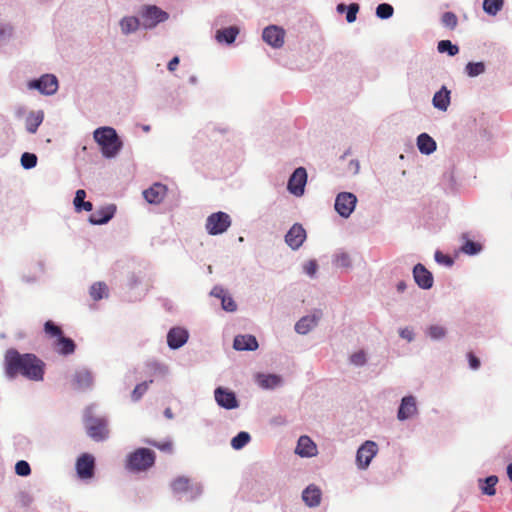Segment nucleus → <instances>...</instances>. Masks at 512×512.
<instances>
[{
  "instance_id": "58836bf2",
  "label": "nucleus",
  "mask_w": 512,
  "mask_h": 512,
  "mask_svg": "<svg viewBox=\"0 0 512 512\" xmlns=\"http://www.w3.org/2000/svg\"><path fill=\"white\" fill-rule=\"evenodd\" d=\"M250 441V435L247 432H240L231 441V446L238 450L243 448Z\"/></svg>"
},
{
  "instance_id": "39448f33",
  "label": "nucleus",
  "mask_w": 512,
  "mask_h": 512,
  "mask_svg": "<svg viewBox=\"0 0 512 512\" xmlns=\"http://www.w3.org/2000/svg\"><path fill=\"white\" fill-rule=\"evenodd\" d=\"M169 15L155 5H147L141 11L142 26L145 29H152L157 24L168 19Z\"/></svg>"
},
{
  "instance_id": "79ce46f5",
  "label": "nucleus",
  "mask_w": 512,
  "mask_h": 512,
  "mask_svg": "<svg viewBox=\"0 0 512 512\" xmlns=\"http://www.w3.org/2000/svg\"><path fill=\"white\" fill-rule=\"evenodd\" d=\"M394 13V8L387 3L379 4L376 8V15L380 19H388Z\"/></svg>"
},
{
  "instance_id": "4be33fe9",
  "label": "nucleus",
  "mask_w": 512,
  "mask_h": 512,
  "mask_svg": "<svg viewBox=\"0 0 512 512\" xmlns=\"http://www.w3.org/2000/svg\"><path fill=\"white\" fill-rule=\"evenodd\" d=\"M233 347L240 351H253L258 348V342L252 335H238L234 339Z\"/></svg>"
},
{
  "instance_id": "ea45409f",
  "label": "nucleus",
  "mask_w": 512,
  "mask_h": 512,
  "mask_svg": "<svg viewBox=\"0 0 512 512\" xmlns=\"http://www.w3.org/2000/svg\"><path fill=\"white\" fill-rule=\"evenodd\" d=\"M259 383L263 388H275L281 383V379L276 375H265L260 378Z\"/></svg>"
},
{
  "instance_id": "f03ea898",
  "label": "nucleus",
  "mask_w": 512,
  "mask_h": 512,
  "mask_svg": "<svg viewBox=\"0 0 512 512\" xmlns=\"http://www.w3.org/2000/svg\"><path fill=\"white\" fill-rule=\"evenodd\" d=\"M95 141L101 148L103 156L112 158L117 155L122 147L116 131L112 127H100L93 133Z\"/></svg>"
},
{
  "instance_id": "5fc2aeb1",
  "label": "nucleus",
  "mask_w": 512,
  "mask_h": 512,
  "mask_svg": "<svg viewBox=\"0 0 512 512\" xmlns=\"http://www.w3.org/2000/svg\"><path fill=\"white\" fill-rule=\"evenodd\" d=\"M429 335L433 339H440L445 335V329L441 326H431L429 328Z\"/></svg>"
},
{
  "instance_id": "2eb2a0df",
  "label": "nucleus",
  "mask_w": 512,
  "mask_h": 512,
  "mask_svg": "<svg viewBox=\"0 0 512 512\" xmlns=\"http://www.w3.org/2000/svg\"><path fill=\"white\" fill-rule=\"evenodd\" d=\"M94 458L89 454H83L76 463L77 473L82 479L91 478L94 474Z\"/></svg>"
},
{
  "instance_id": "423d86ee",
  "label": "nucleus",
  "mask_w": 512,
  "mask_h": 512,
  "mask_svg": "<svg viewBox=\"0 0 512 512\" xmlns=\"http://www.w3.org/2000/svg\"><path fill=\"white\" fill-rule=\"evenodd\" d=\"M357 198L353 193L341 192L335 199V210L344 218H347L354 211Z\"/></svg>"
},
{
  "instance_id": "338daca9",
  "label": "nucleus",
  "mask_w": 512,
  "mask_h": 512,
  "mask_svg": "<svg viewBox=\"0 0 512 512\" xmlns=\"http://www.w3.org/2000/svg\"><path fill=\"white\" fill-rule=\"evenodd\" d=\"M143 130L148 132L150 130V126H148V125L147 126H143Z\"/></svg>"
},
{
  "instance_id": "c756f323",
  "label": "nucleus",
  "mask_w": 512,
  "mask_h": 512,
  "mask_svg": "<svg viewBox=\"0 0 512 512\" xmlns=\"http://www.w3.org/2000/svg\"><path fill=\"white\" fill-rule=\"evenodd\" d=\"M463 244L460 250L467 255H475L479 253L482 249V245L480 243L474 242L468 238L467 234L462 235Z\"/></svg>"
},
{
  "instance_id": "4d7b16f0",
  "label": "nucleus",
  "mask_w": 512,
  "mask_h": 512,
  "mask_svg": "<svg viewBox=\"0 0 512 512\" xmlns=\"http://www.w3.org/2000/svg\"><path fill=\"white\" fill-rule=\"evenodd\" d=\"M469 365L471 369L477 370L480 367V360L477 356L473 354V352H469L467 354Z\"/></svg>"
},
{
  "instance_id": "5701e85b",
  "label": "nucleus",
  "mask_w": 512,
  "mask_h": 512,
  "mask_svg": "<svg viewBox=\"0 0 512 512\" xmlns=\"http://www.w3.org/2000/svg\"><path fill=\"white\" fill-rule=\"evenodd\" d=\"M93 377L90 371L81 369L75 372L73 376V386L76 389H86L91 387Z\"/></svg>"
},
{
  "instance_id": "13d9d810",
  "label": "nucleus",
  "mask_w": 512,
  "mask_h": 512,
  "mask_svg": "<svg viewBox=\"0 0 512 512\" xmlns=\"http://www.w3.org/2000/svg\"><path fill=\"white\" fill-rule=\"evenodd\" d=\"M317 270V263L315 261H309L305 265V271L307 274L313 276L316 273Z\"/></svg>"
},
{
  "instance_id": "f257e3e1",
  "label": "nucleus",
  "mask_w": 512,
  "mask_h": 512,
  "mask_svg": "<svg viewBox=\"0 0 512 512\" xmlns=\"http://www.w3.org/2000/svg\"><path fill=\"white\" fill-rule=\"evenodd\" d=\"M44 368V362L34 354H20L15 349H9L5 354V372L11 379L22 375L29 380L41 381Z\"/></svg>"
},
{
  "instance_id": "09e8293b",
  "label": "nucleus",
  "mask_w": 512,
  "mask_h": 512,
  "mask_svg": "<svg viewBox=\"0 0 512 512\" xmlns=\"http://www.w3.org/2000/svg\"><path fill=\"white\" fill-rule=\"evenodd\" d=\"M435 260L437 263L445 265L447 267H451L454 263V260L449 255H446L441 251L435 252Z\"/></svg>"
},
{
  "instance_id": "774afa93",
  "label": "nucleus",
  "mask_w": 512,
  "mask_h": 512,
  "mask_svg": "<svg viewBox=\"0 0 512 512\" xmlns=\"http://www.w3.org/2000/svg\"><path fill=\"white\" fill-rule=\"evenodd\" d=\"M345 6L343 4L338 5V10H343Z\"/></svg>"
},
{
  "instance_id": "b1692460",
  "label": "nucleus",
  "mask_w": 512,
  "mask_h": 512,
  "mask_svg": "<svg viewBox=\"0 0 512 512\" xmlns=\"http://www.w3.org/2000/svg\"><path fill=\"white\" fill-rule=\"evenodd\" d=\"M302 498L309 507H316L321 502V490L315 485H309L303 491Z\"/></svg>"
},
{
  "instance_id": "052dcab7",
  "label": "nucleus",
  "mask_w": 512,
  "mask_h": 512,
  "mask_svg": "<svg viewBox=\"0 0 512 512\" xmlns=\"http://www.w3.org/2000/svg\"><path fill=\"white\" fill-rule=\"evenodd\" d=\"M401 337L408 339L409 341L412 339V332L408 329H403L400 332Z\"/></svg>"
},
{
  "instance_id": "1a4fd4ad",
  "label": "nucleus",
  "mask_w": 512,
  "mask_h": 512,
  "mask_svg": "<svg viewBox=\"0 0 512 512\" xmlns=\"http://www.w3.org/2000/svg\"><path fill=\"white\" fill-rule=\"evenodd\" d=\"M378 447L373 441H366L360 446L356 455V462L360 469H366L373 457L377 454Z\"/></svg>"
},
{
  "instance_id": "603ef678",
  "label": "nucleus",
  "mask_w": 512,
  "mask_h": 512,
  "mask_svg": "<svg viewBox=\"0 0 512 512\" xmlns=\"http://www.w3.org/2000/svg\"><path fill=\"white\" fill-rule=\"evenodd\" d=\"M351 363L357 366H362L366 362L365 353L363 351H359L351 355L350 357Z\"/></svg>"
},
{
  "instance_id": "0e129e2a",
  "label": "nucleus",
  "mask_w": 512,
  "mask_h": 512,
  "mask_svg": "<svg viewBox=\"0 0 512 512\" xmlns=\"http://www.w3.org/2000/svg\"><path fill=\"white\" fill-rule=\"evenodd\" d=\"M507 475H508L509 479L512 481V463H510L507 466Z\"/></svg>"
},
{
  "instance_id": "8fccbe9b",
  "label": "nucleus",
  "mask_w": 512,
  "mask_h": 512,
  "mask_svg": "<svg viewBox=\"0 0 512 512\" xmlns=\"http://www.w3.org/2000/svg\"><path fill=\"white\" fill-rule=\"evenodd\" d=\"M149 445H152L156 448H158L160 451L171 453L173 450V444L171 441H165L162 443L156 442V441H146Z\"/></svg>"
},
{
  "instance_id": "9d476101",
  "label": "nucleus",
  "mask_w": 512,
  "mask_h": 512,
  "mask_svg": "<svg viewBox=\"0 0 512 512\" xmlns=\"http://www.w3.org/2000/svg\"><path fill=\"white\" fill-rule=\"evenodd\" d=\"M263 40L273 48H281L284 44L285 30L276 25H270L263 30Z\"/></svg>"
},
{
  "instance_id": "4468645a",
  "label": "nucleus",
  "mask_w": 512,
  "mask_h": 512,
  "mask_svg": "<svg viewBox=\"0 0 512 512\" xmlns=\"http://www.w3.org/2000/svg\"><path fill=\"white\" fill-rule=\"evenodd\" d=\"M413 277L417 285L422 289H430L433 286V276L431 272L420 263L415 265Z\"/></svg>"
},
{
  "instance_id": "393cba45",
  "label": "nucleus",
  "mask_w": 512,
  "mask_h": 512,
  "mask_svg": "<svg viewBox=\"0 0 512 512\" xmlns=\"http://www.w3.org/2000/svg\"><path fill=\"white\" fill-rule=\"evenodd\" d=\"M432 102L435 108L441 111H446L450 105V91L443 86L434 94Z\"/></svg>"
},
{
  "instance_id": "e433bc0d",
  "label": "nucleus",
  "mask_w": 512,
  "mask_h": 512,
  "mask_svg": "<svg viewBox=\"0 0 512 512\" xmlns=\"http://www.w3.org/2000/svg\"><path fill=\"white\" fill-rule=\"evenodd\" d=\"M437 49L440 53H448L450 56H455L459 52V47L452 44L450 40H441Z\"/></svg>"
},
{
  "instance_id": "cd10ccee",
  "label": "nucleus",
  "mask_w": 512,
  "mask_h": 512,
  "mask_svg": "<svg viewBox=\"0 0 512 512\" xmlns=\"http://www.w3.org/2000/svg\"><path fill=\"white\" fill-rule=\"evenodd\" d=\"M238 34L239 29L235 26H230L228 28L218 30L216 32V39L218 42H226L227 44H231L235 41Z\"/></svg>"
},
{
  "instance_id": "a211bd4d",
  "label": "nucleus",
  "mask_w": 512,
  "mask_h": 512,
  "mask_svg": "<svg viewBox=\"0 0 512 512\" xmlns=\"http://www.w3.org/2000/svg\"><path fill=\"white\" fill-rule=\"evenodd\" d=\"M188 340V332L180 327L172 328L167 334V343L170 348L178 349Z\"/></svg>"
},
{
  "instance_id": "ddd939ff",
  "label": "nucleus",
  "mask_w": 512,
  "mask_h": 512,
  "mask_svg": "<svg viewBox=\"0 0 512 512\" xmlns=\"http://www.w3.org/2000/svg\"><path fill=\"white\" fill-rule=\"evenodd\" d=\"M418 412L416 399L413 396H405L401 400L400 407L398 409L397 418L400 421L407 420L415 416Z\"/></svg>"
},
{
  "instance_id": "69168bd1",
  "label": "nucleus",
  "mask_w": 512,
  "mask_h": 512,
  "mask_svg": "<svg viewBox=\"0 0 512 512\" xmlns=\"http://www.w3.org/2000/svg\"><path fill=\"white\" fill-rule=\"evenodd\" d=\"M350 165H353V166H354L355 172H357V171H358V169H359V164H358V162L351 161V162H350Z\"/></svg>"
},
{
  "instance_id": "3c124183",
  "label": "nucleus",
  "mask_w": 512,
  "mask_h": 512,
  "mask_svg": "<svg viewBox=\"0 0 512 512\" xmlns=\"http://www.w3.org/2000/svg\"><path fill=\"white\" fill-rule=\"evenodd\" d=\"M350 263H351V261H350V257L348 254L340 253V254L336 255L335 265L337 267H349Z\"/></svg>"
},
{
  "instance_id": "680f3d73",
  "label": "nucleus",
  "mask_w": 512,
  "mask_h": 512,
  "mask_svg": "<svg viewBox=\"0 0 512 512\" xmlns=\"http://www.w3.org/2000/svg\"><path fill=\"white\" fill-rule=\"evenodd\" d=\"M164 415H165L166 418L172 419L173 418V413H172L171 408H166L165 411H164Z\"/></svg>"
},
{
  "instance_id": "f8f14e48",
  "label": "nucleus",
  "mask_w": 512,
  "mask_h": 512,
  "mask_svg": "<svg viewBox=\"0 0 512 512\" xmlns=\"http://www.w3.org/2000/svg\"><path fill=\"white\" fill-rule=\"evenodd\" d=\"M306 239V231L300 224H294L285 236V241L293 250L298 249Z\"/></svg>"
},
{
  "instance_id": "c03bdc74",
  "label": "nucleus",
  "mask_w": 512,
  "mask_h": 512,
  "mask_svg": "<svg viewBox=\"0 0 512 512\" xmlns=\"http://www.w3.org/2000/svg\"><path fill=\"white\" fill-rule=\"evenodd\" d=\"M37 164V156L33 153L25 152L21 156V165L25 169L34 168Z\"/></svg>"
},
{
  "instance_id": "bf43d9fd",
  "label": "nucleus",
  "mask_w": 512,
  "mask_h": 512,
  "mask_svg": "<svg viewBox=\"0 0 512 512\" xmlns=\"http://www.w3.org/2000/svg\"><path fill=\"white\" fill-rule=\"evenodd\" d=\"M179 62H180V60H179L178 56L173 57L168 63V66H167L168 70L171 72L175 71L177 69Z\"/></svg>"
},
{
  "instance_id": "2f4dec72",
  "label": "nucleus",
  "mask_w": 512,
  "mask_h": 512,
  "mask_svg": "<svg viewBox=\"0 0 512 512\" xmlns=\"http://www.w3.org/2000/svg\"><path fill=\"white\" fill-rule=\"evenodd\" d=\"M223 293L224 291L217 287H215L212 291L213 295L220 297L222 299V307L224 310L228 312H234L237 308L235 301L231 297L223 295Z\"/></svg>"
},
{
  "instance_id": "aec40b11",
  "label": "nucleus",
  "mask_w": 512,
  "mask_h": 512,
  "mask_svg": "<svg viewBox=\"0 0 512 512\" xmlns=\"http://www.w3.org/2000/svg\"><path fill=\"white\" fill-rule=\"evenodd\" d=\"M296 453L301 457H312L317 454V446L308 436H301L298 440Z\"/></svg>"
},
{
  "instance_id": "de8ad7c7",
  "label": "nucleus",
  "mask_w": 512,
  "mask_h": 512,
  "mask_svg": "<svg viewBox=\"0 0 512 512\" xmlns=\"http://www.w3.org/2000/svg\"><path fill=\"white\" fill-rule=\"evenodd\" d=\"M15 472L19 476H28L31 473V468L28 462L20 460L15 465Z\"/></svg>"
},
{
  "instance_id": "e2e57ef3",
  "label": "nucleus",
  "mask_w": 512,
  "mask_h": 512,
  "mask_svg": "<svg viewBox=\"0 0 512 512\" xmlns=\"http://www.w3.org/2000/svg\"><path fill=\"white\" fill-rule=\"evenodd\" d=\"M406 289V284L405 282L401 281L397 284V290L399 292H403L404 290Z\"/></svg>"
},
{
  "instance_id": "dca6fc26",
  "label": "nucleus",
  "mask_w": 512,
  "mask_h": 512,
  "mask_svg": "<svg viewBox=\"0 0 512 512\" xmlns=\"http://www.w3.org/2000/svg\"><path fill=\"white\" fill-rule=\"evenodd\" d=\"M167 193V187L161 183H155L143 192V196L150 204L161 203Z\"/></svg>"
},
{
  "instance_id": "7ed1b4c3",
  "label": "nucleus",
  "mask_w": 512,
  "mask_h": 512,
  "mask_svg": "<svg viewBox=\"0 0 512 512\" xmlns=\"http://www.w3.org/2000/svg\"><path fill=\"white\" fill-rule=\"evenodd\" d=\"M156 455L148 448H139L130 453L127 458V468L131 471H146L155 463Z\"/></svg>"
},
{
  "instance_id": "a878e982",
  "label": "nucleus",
  "mask_w": 512,
  "mask_h": 512,
  "mask_svg": "<svg viewBox=\"0 0 512 512\" xmlns=\"http://www.w3.org/2000/svg\"><path fill=\"white\" fill-rule=\"evenodd\" d=\"M417 147L422 154L429 155L436 150V142L427 133H422L417 137Z\"/></svg>"
},
{
  "instance_id": "f704fd0d",
  "label": "nucleus",
  "mask_w": 512,
  "mask_h": 512,
  "mask_svg": "<svg viewBox=\"0 0 512 512\" xmlns=\"http://www.w3.org/2000/svg\"><path fill=\"white\" fill-rule=\"evenodd\" d=\"M107 292H108L107 286L103 282L94 283L90 288V296L95 301H98V300L102 299L103 297H106Z\"/></svg>"
},
{
  "instance_id": "a19ab883",
  "label": "nucleus",
  "mask_w": 512,
  "mask_h": 512,
  "mask_svg": "<svg viewBox=\"0 0 512 512\" xmlns=\"http://www.w3.org/2000/svg\"><path fill=\"white\" fill-rule=\"evenodd\" d=\"M485 486L482 487V492L486 495L493 496L496 493L495 486L498 482V478L495 475L487 477L485 480Z\"/></svg>"
},
{
  "instance_id": "c85d7f7f",
  "label": "nucleus",
  "mask_w": 512,
  "mask_h": 512,
  "mask_svg": "<svg viewBox=\"0 0 512 512\" xmlns=\"http://www.w3.org/2000/svg\"><path fill=\"white\" fill-rule=\"evenodd\" d=\"M86 192L83 189H79L76 191L75 198H74V206L75 210L80 212L82 210L85 211H91L93 208V205L90 201H85Z\"/></svg>"
},
{
  "instance_id": "4c0bfd02",
  "label": "nucleus",
  "mask_w": 512,
  "mask_h": 512,
  "mask_svg": "<svg viewBox=\"0 0 512 512\" xmlns=\"http://www.w3.org/2000/svg\"><path fill=\"white\" fill-rule=\"evenodd\" d=\"M465 71L470 77H476L485 71V65L483 62H469L466 67Z\"/></svg>"
},
{
  "instance_id": "bb28decb",
  "label": "nucleus",
  "mask_w": 512,
  "mask_h": 512,
  "mask_svg": "<svg viewBox=\"0 0 512 512\" xmlns=\"http://www.w3.org/2000/svg\"><path fill=\"white\" fill-rule=\"evenodd\" d=\"M44 119L42 111L30 112L25 120L26 129L30 133H35Z\"/></svg>"
},
{
  "instance_id": "6e6d98bb",
  "label": "nucleus",
  "mask_w": 512,
  "mask_h": 512,
  "mask_svg": "<svg viewBox=\"0 0 512 512\" xmlns=\"http://www.w3.org/2000/svg\"><path fill=\"white\" fill-rule=\"evenodd\" d=\"M13 32V27L9 24L0 23V40L10 37Z\"/></svg>"
},
{
  "instance_id": "864d4df0",
  "label": "nucleus",
  "mask_w": 512,
  "mask_h": 512,
  "mask_svg": "<svg viewBox=\"0 0 512 512\" xmlns=\"http://www.w3.org/2000/svg\"><path fill=\"white\" fill-rule=\"evenodd\" d=\"M358 10H359L358 4L353 3V4L349 5L348 11H347V14H346V20L349 23H352V22H354L356 20V15H357Z\"/></svg>"
},
{
  "instance_id": "6e6552de",
  "label": "nucleus",
  "mask_w": 512,
  "mask_h": 512,
  "mask_svg": "<svg viewBox=\"0 0 512 512\" xmlns=\"http://www.w3.org/2000/svg\"><path fill=\"white\" fill-rule=\"evenodd\" d=\"M307 182V172L303 167H298L288 180L287 189L295 196H302Z\"/></svg>"
},
{
  "instance_id": "f3484780",
  "label": "nucleus",
  "mask_w": 512,
  "mask_h": 512,
  "mask_svg": "<svg viewBox=\"0 0 512 512\" xmlns=\"http://www.w3.org/2000/svg\"><path fill=\"white\" fill-rule=\"evenodd\" d=\"M215 400L219 406L225 409H234L238 406L235 394L222 387L215 390Z\"/></svg>"
},
{
  "instance_id": "9b49d317",
  "label": "nucleus",
  "mask_w": 512,
  "mask_h": 512,
  "mask_svg": "<svg viewBox=\"0 0 512 512\" xmlns=\"http://www.w3.org/2000/svg\"><path fill=\"white\" fill-rule=\"evenodd\" d=\"M29 87L38 89L43 94L52 95L58 89V80L54 75L46 74L38 80L31 81Z\"/></svg>"
},
{
  "instance_id": "37998d69",
  "label": "nucleus",
  "mask_w": 512,
  "mask_h": 512,
  "mask_svg": "<svg viewBox=\"0 0 512 512\" xmlns=\"http://www.w3.org/2000/svg\"><path fill=\"white\" fill-rule=\"evenodd\" d=\"M441 22L445 27L453 30L458 24V18L453 12H445L441 17Z\"/></svg>"
},
{
  "instance_id": "72a5a7b5",
  "label": "nucleus",
  "mask_w": 512,
  "mask_h": 512,
  "mask_svg": "<svg viewBox=\"0 0 512 512\" xmlns=\"http://www.w3.org/2000/svg\"><path fill=\"white\" fill-rule=\"evenodd\" d=\"M504 5L503 0H484L483 1V10L491 16H495Z\"/></svg>"
},
{
  "instance_id": "0eeeda50",
  "label": "nucleus",
  "mask_w": 512,
  "mask_h": 512,
  "mask_svg": "<svg viewBox=\"0 0 512 512\" xmlns=\"http://www.w3.org/2000/svg\"><path fill=\"white\" fill-rule=\"evenodd\" d=\"M87 434L94 441H103L108 436L107 422L103 418L89 417L86 420Z\"/></svg>"
},
{
  "instance_id": "6ab92c4d",
  "label": "nucleus",
  "mask_w": 512,
  "mask_h": 512,
  "mask_svg": "<svg viewBox=\"0 0 512 512\" xmlns=\"http://www.w3.org/2000/svg\"><path fill=\"white\" fill-rule=\"evenodd\" d=\"M322 316V312L316 311L313 315L302 317L295 325V330L299 334H307L314 328Z\"/></svg>"
},
{
  "instance_id": "412c9836",
  "label": "nucleus",
  "mask_w": 512,
  "mask_h": 512,
  "mask_svg": "<svg viewBox=\"0 0 512 512\" xmlns=\"http://www.w3.org/2000/svg\"><path fill=\"white\" fill-rule=\"evenodd\" d=\"M114 213V206L103 207L92 213L89 217V221L94 225L105 224L114 216Z\"/></svg>"
},
{
  "instance_id": "20e7f679",
  "label": "nucleus",
  "mask_w": 512,
  "mask_h": 512,
  "mask_svg": "<svg viewBox=\"0 0 512 512\" xmlns=\"http://www.w3.org/2000/svg\"><path fill=\"white\" fill-rule=\"evenodd\" d=\"M231 217L222 211L212 213L206 219L205 228L210 235H219L231 226Z\"/></svg>"
},
{
  "instance_id": "49530a36",
  "label": "nucleus",
  "mask_w": 512,
  "mask_h": 512,
  "mask_svg": "<svg viewBox=\"0 0 512 512\" xmlns=\"http://www.w3.org/2000/svg\"><path fill=\"white\" fill-rule=\"evenodd\" d=\"M44 330L47 334L52 337H58V339L62 336V330L60 327L56 326L52 321H47L44 325Z\"/></svg>"
},
{
  "instance_id": "a18cd8bd",
  "label": "nucleus",
  "mask_w": 512,
  "mask_h": 512,
  "mask_svg": "<svg viewBox=\"0 0 512 512\" xmlns=\"http://www.w3.org/2000/svg\"><path fill=\"white\" fill-rule=\"evenodd\" d=\"M152 380H150L149 382H142L138 385H136V387L134 388V390L132 391V394H131V397L134 401H138L145 393L146 391L148 390V387H149V383H151Z\"/></svg>"
},
{
  "instance_id": "c9c22d12",
  "label": "nucleus",
  "mask_w": 512,
  "mask_h": 512,
  "mask_svg": "<svg viewBox=\"0 0 512 512\" xmlns=\"http://www.w3.org/2000/svg\"><path fill=\"white\" fill-rule=\"evenodd\" d=\"M58 347H59L60 353H62L64 355H68V354H71L74 352L75 343L72 339L61 336L58 339Z\"/></svg>"
},
{
  "instance_id": "7c9ffc66",
  "label": "nucleus",
  "mask_w": 512,
  "mask_h": 512,
  "mask_svg": "<svg viewBox=\"0 0 512 512\" xmlns=\"http://www.w3.org/2000/svg\"><path fill=\"white\" fill-rule=\"evenodd\" d=\"M140 26V21L137 17H124L120 21V27L124 34L135 32Z\"/></svg>"
},
{
  "instance_id": "473e14b6",
  "label": "nucleus",
  "mask_w": 512,
  "mask_h": 512,
  "mask_svg": "<svg viewBox=\"0 0 512 512\" xmlns=\"http://www.w3.org/2000/svg\"><path fill=\"white\" fill-rule=\"evenodd\" d=\"M171 488L177 494L187 492L190 488V480L187 477L179 476L172 481Z\"/></svg>"
}]
</instances>
